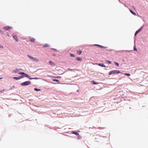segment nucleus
<instances>
[{
  "label": "nucleus",
  "mask_w": 148,
  "mask_h": 148,
  "mask_svg": "<svg viewBox=\"0 0 148 148\" xmlns=\"http://www.w3.org/2000/svg\"><path fill=\"white\" fill-rule=\"evenodd\" d=\"M137 34H136V32L135 33V36H136Z\"/></svg>",
  "instance_id": "obj_34"
},
{
  "label": "nucleus",
  "mask_w": 148,
  "mask_h": 148,
  "mask_svg": "<svg viewBox=\"0 0 148 148\" xmlns=\"http://www.w3.org/2000/svg\"><path fill=\"white\" fill-rule=\"evenodd\" d=\"M3 48V47L1 45H0V48Z\"/></svg>",
  "instance_id": "obj_27"
},
{
  "label": "nucleus",
  "mask_w": 148,
  "mask_h": 148,
  "mask_svg": "<svg viewBox=\"0 0 148 148\" xmlns=\"http://www.w3.org/2000/svg\"><path fill=\"white\" fill-rule=\"evenodd\" d=\"M18 74H21L22 75H24L25 73H24V72H19Z\"/></svg>",
  "instance_id": "obj_17"
},
{
  "label": "nucleus",
  "mask_w": 148,
  "mask_h": 148,
  "mask_svg": "<svg viewBox=\"0 0 148 148\" xmlns=\"http://www.w3.org/2000/svg\"><path fill=\"white\" fill-rule=\"evenodd\" d=\"M8 36H9V35H8Z\"/></svg>",
  "instance_id": "obj_36"
},
{
  "label": "nucleus",
  "mask_w": 148,
  "mask_h": 148,
  "mask_svg": "<svg viewBox=\"0 0 148 148\" xmlns=\"http://www.w3.org/2000/svg\"><path fill=\"white\" fill-rule=\"evenodd\" d=\"M11 28V27H9L8 26H6V27H3V29L8 30L10 29Z\"/></svg>",
  "instance_id": "obj_5"
},
{
  "label": "nucleus",
  "mask_w": 148,
  "mask_h": 148,
  "mask_svg": "<svg viewBox=\"0 0 148 148\" xmlns=\"http://www.w3.org/2000/svg\"><path fill=\"white\" fill-rule=\"evenodd\" d=\"M70 56L71 57H75V56L73 54H72V53L71 54Z\"/></svg>",
  "instance_id": "obj_23"
},
{
  "label": "nucleus",
  "mask_w": 148,
  "mask_h": 148,
  "mask_svg": "<svg viewBox=\"0 0 148 148\" xmlns=\"http://www.w3.org/2000/svg\"><path fill=\"white\" fill-rule=\"evenodd\" d=\"M142 28L140 29H139L136 32V34H137L138 32H139L142 29Z\"/></svg>",
  "instance_id": "obj_13"
},
{
  "label": "nucleus",
  "mask_w": 148,
  "mask_h": 148,
  "mask_svg": "<svg viewBox=\"0 0 148 148\" xmlns=\"http://www.w3.org/2000/svg\"><path fill=\"white\" fill-rule=\"evenodd\" d=\"M56 77V78H61V77L60 76H58V77Z\"/></svg>",
  "instance_id": "obj_33"
},
{
  "label": "nucleus",
  "mask_w": 148,
  "mask_h": 148,
  "mask_svg": "<svg viewBox=\"0 0 148 148\" xmlns=\"http://www.w3.org/2000/svg\"><path fill=\"white\" fill-rule=\"evenodd\" d=\"M76 60L81 61L82 60V59L81 58L79 57H77L76 58Z\"/></svg>",
  "instance_id": "obj_10"
},
{
  "label": "nucleus",
  "mask_w": 148,
  "mask_h": 148,
  "mask_svg": "<svg viewBox=\"0 0 148 148\" xmlns=\"http://www.w3.org/2000/svg\"><path fill=\"white\" fill-rule=\"evenodd\" d=\"M8 36H9V35H8Z\"/></svg>",
  "instance_id": "obj_37"
},
{
  "label": "nucleus",
  "mask_w": 148,
  "mask_h": 148,
  "mask_svg": "<svg viewBox=\"0 0 148 148\" xmlns=\"http://www.w3.org/2000/svg\"><path fill=\"white\" fill-rule=\"evenodd\" d=\"M82 53V51L81 50H79L77 52V53L78 54H80Z\"/></svg>",
  "instance_id": "obj_18"
},
{
  "label": "nucleus",
  "mask_w": 148,
  "mask_h": 148,
  "mask_svg": "<svg viewBox=\"0 0 148 148\" xmlns=\"http://www.w3.org/2000/svg\"><path fill=\"white\" fill-rule=\"evenodd\" d=\"M49 46V45L48 44H45L44 45V47H47Z\"/></svg>",
  "instance_id": "obj_16"
},
{
  "label": "nucleus",
  "mask_w": 148,
  "mask_h": 148,
  "mask_svg": "<svg viewBox=\"0 0 148 148\" xmlns=\"http://www.w3.org/2000/svg\"><path fill=\"white\" fill-rule=\"evenodd\" d=\"M69 69V70H70V71H73V70H73V69Z\"/></svg>",
  "instance_id": "obj_31"
},
{
  "label": "nucleus",
  "mask_w": 148,
  "mask_h": 148,
  "mask_svg": "<svg viewBox=\"0 0 148 148\" xmlns=\"http://www.w3.org/2000/svg\"><path fill=\"white\" fill-rule=\"evenodd\" d=\"M98 46H99V47L101 48H105V47L104 46H101L100 45H98Z\"/></svg>",
  "instance_id": "obj_25"
},
{
  "label": "nucleus",
  "mask_w": 148,
  "mask_h": 148,
  "mask_svg": "<svg viewBox=\"0 0 148 148\" xmlns=\"http://www.w3.org/2000/svg\"><path fill=\"white\" fill-rule=\"evenodd\" d=\"M24 75H25V77L28 78L29 79H32V78H30V76L28 75L27 74L25 73Z\"/></svg>",
  "instance_id": "obj_6"
},
{
  "label": "nucleus",
  "mask_w": 148,
  "mask_h": 148,
  "mask_svg": "<svg viewBox=\"0 0 148 148\" xmlns=\"http://www.w3.org/2000/svg\"><path fill=\"white\" fill-rule=\"evenodd\" d=\"M5 90V89H3L2 90L0 91V93H3Z\"/></svg>",
  "instance_id": "obj_22"
},
{
  "label": "nucleus",
  "mask_w": 148,
  "mask_h": 148,
  "mask_svg": "<svg viewBox=\"0 0 148 148\" xmlns=\"http://www.w3.org/2000/svg\"><path fill=\"white\" fill-rule=\"evenodd\" d=\"M34 90L36 91H40L41 90L40 89H37V88H34Z\"/></svg>",
  "instance_id": "obj_21"
},
{
  "label": "nucleus",
  "mask_w": 148,
  "mask_h": 148,
  "mask_svg": "<svg viewBox=\"0 0 148 148\" xmlns=\"http://www.w3.org/2000/svg\"><path fill=\"white\" fill-rule=\"evenodd\" d=\"M106 62L109 64H110L111 63V62L110 61L107 60Z\"/></svg>",
  "instance_id": "obj_26"
},
{
  "label": "nucleus",
  "mask_w": 148,
  "mask_h": 148,
  "mask_svg": "<svg viewBox=\"0 0 148 148\" xmlns=\"http://www.w3.org/2000/svg\"><path fill=\"white\" fill-rule=\"evenodd\" d=\"M134 50L135 51H137V49L135 47H134Z\"/></svg>",
  "instance_id": "obj_29"
},
{
  "label": "nucleus",
  "mask_w": 148,
  "mask_h": 148,
  "mask_svg": "<svg viewBox=\"0 0 148 148\" xmlns=\"http://www.w3.org/2000/svg\"><path fill=\"white\" fill-rule=\"evenodd\" d=\"M13 78L16 80H18L20 79L19 77H14Z\"/></svg>",
  "instance_id": "obj_15"
},
{
  "label": "nucleus",
  "mask_w": 148,
  "mask_h": 148,
  "mask_svg": "<svg viewBox=\"0 0 148 148\" xmlns=\"http://www.w3.org/2000/svg\"><path fill=\"white\" fill-rule=\"evenodd\" d=\"M93 84H97V83H96L94 82V81H93Z\"/></svg>",
  "instance_id": "obj_30"
},
{
  "label": "nucleus",
  "mask_w": 148,
  "mask_h": 148,
  "mask_svg": "<svg viewBox=\"0 0 148 148\" xmlns=\"http://www.w3.org/2000/svg\"><path fill=\"white\" fill-rule=\"evenodd\" d=\"M2 78H0V79H1Z\"/></svg>",
  "instance_id": "obj_38"
},
{
  "label": "nucleus",
  "mask_w": 148,
  "mask_h": 148,
  "mask_svg": "<svg viewBox=\"0 0 148 148\" xmlns=\"http://www.w3.org/2000/svg\"><path fill=\"white\" fill-rule=\"evenodd\" d=\"M130 12L133 14L134 15H136V13L133 12V11L131 10H130Z\"/></svg>",
  "instance_id": "obj_14"
},
{
  "label": "nucleus",
  "mask_w": 148,
  "mask_h": 148,
  "mask_svg": "<svg viewBox=\"0 0 148 148\" xmlns=\"http://www.w3.org/2000/svg\"><path fill=\"white\" fill-rule=\"evenodd\" d=\"M123 74L127 76H130V74H129V73H123Z\"/></svg>",
  "instance_id": "obj_20"
},
{
  "label": "nucleus",
  "mask_w": 148,
  "mask_h": 148,
  "mask_svg": "<svg viewBox=\"0 0 148 148\" xmlns=\"http://www.w3.org/2000/svg\"><path fill=\"white\" fill-rule=\"evenodd\" d=\"M72 133L77 135H79V133L75 131H72Z\"/></svg>",
  "instance_id": "obj_11"
},
{
  "label": "nucleus",
  "mask_w": 148,
  "mask_h": 148,
  "mask_svg": "<svg viewBox=\"0 0 148 148\" xmlns=\"http://www.w3.org/2000/svg\"><path fill=\"white\" fill-rule=\"evenodd\" d=\"M13 38L16 40V42H18V41L17 37V36L15 35H13Z\"/></svg>",
  "instance_id": "obj_4"
},
{
  "label": "nucleus",
  "mask_w": 148,
  "mask_h": 148,
  "mask_svg": "<svg viewBox=\"0 0 148 148\" xmlns=\"http://www.w3.org/2000/svg\"><path fill=\"white\" fill-rule=\"evenodd\" d=\"M32 78V79H37V78H36V77L34 78Z\"/></svg>",
  "instance_id": "obj_32"
},
{
  "label": "nucleus",
  "mask_w": 148,
  "mask_h": 148,
  "mask_svg": "<svg viewBox=\"0 0 148 148\" xmlns=\"http://www.w3.org/2000/svg\"><path fill=\"white\" fill-rule=\"evenodd\" d=\"M28 56L33 61H36V62H38L39 61V60L38 59H37L33 57L32 56H31L29 55H28Z\"/></svg>",
  "instance_id": "obj_3"
},
{
  "label": "nucleus",
  "mask_w": 148,
  "mask_h": 148,
  "mask_svg": "<svg viewBox=\"0 0 148 148\" xmlns=\"http://www.w3.org/2000/svg\"><path fill=\"white\" fill-rule=\"evenodd\" d=\"M53 80L54 81H56L58 82H59V81L58 80L56 79H53Z\"/></svg>",
  "instance_id": "obj_24"
},
{
  "label": "nucleus",
  "mask_w": 148,
  "mask_h": 148,
  "mask_svg": "<svg viewBox=\"0 0 148 148\" xmlns=\"http://www.w3.org/2000/svg\"><path fill=\"white\" fill-rule=\"evenodd\" d=\"M114 64L116 65V66H119V64L118 63L116 62H114Z\"/></svg>",
  "instance_id": "obj_19"
},
{
  "label": "nucleus",
  "mask_w": 148,
  "mask_h": 148,
  "mask_svg": "<svg viewBox=\"0 0 148 148\" xmlns=\"http://www.w3.org/2000/svg\"><path fill=\"white\" fill-rule=\"evenodd\" d=\"M98 64L99 66H101V67H105L106 66L105 65H104L102 63H99V64Z\"/></svg>",
  "instance_id": "obj_8"
},
{
  "label": "nucleus",
  "mask_w": 148,
  "mask_h": 148,
  "mask_svg": "<svg viewBox=\"0 0 148 148\" xmlns=\"http://www.w3.org/2000/svg\"><path fill=\"white\" fill-rule=\"evenodd\" d=\"M31 83V82L30 81H27L22 83L21 85L23 86H26L30 84Z\"/></svg>",
  "instance_id": "obj_2"
},
{
  "label": "nucleus",
  "mask_w": 148,
  "mask_h": 148,
  "mask_svg": "<svg viewBox=\"0 0 148 148\" xmlns=\"http://www.w3.org/2000/svg\"><path fill=\"white\" fill-rule=\"evenodd\" d=\"M49 63L51 65L53 66H54L55 65V63L51 61H49Z\"/></svg>",
  "instance_id": "obj_7"
},
{
  "label": "nucleus",
  "mask_w": 148,
  "mask_h": 148,
  "mask_svg": "<svg viewBox=\"0 0 148 148\" xmlns=\"http://www.w3.org/2000/svg\"><path fill=\"white\" fill-rule=\"evenodd\" d=\"M35 40V39L34 38H31L30 39V41L32 42H34Z\"/></svg>",
  "instance_id": "obj_12"
},
{
  "label": "nucleus",
  "mask_w": 148,
  "mask_h": 148,
  "mask_svg": "<svg viewBox=\"0 0 148 148\" xmlns=\"http://www.w3.org/2000/svg\"><path fill=\"white\" fill-rule=\"evenodd\" d=\"M98 45H96V46H98Z\"/></svg>",
  "instance_id": "obj_35"
},
{
  "label": "nucleus",
  "mask_w": 148,
  "mask_h": 148,
  "mask_svg": "<svg viewBox=\"0 0 148 148\" xmlns=\"http://www.w3.org/2000/svg\"><path fill=\"white\" fill-rule=\"evenodd\" d=\"M120 71L119 70H113L110 71L109 73V75H110L112 74H118L119 73H120Z\"/></svg>",
  "instance_id": "obj_1"
},
{
  "label": "nucleus",
  "mask_w": 148,
  "mask_h": 148,
  "mask_svg": "<svg viewBox=\"0 0 148 148\" xmlns=\"http://www.w3.org/2000/svg\"><path fill=\"white\" fill-rule=\"evenodd\" d=\"M23 77H24L23 76H21V77H19L20 79H21V78H23Z\"/></svg>",
  "instance_id": "obj_28"
},
{
  "label": "nucleus",
  "mask_w": 148,
  "mask_h": 148,
  "mask_svg": "<svg viewBox=\"0 0 148 148\" xmlns=\"http://www.w3.org/2000/svg\"><path fill=\"white\" fill-rule=\"evenodd\" d=\"M19 69H16V70H14L13 71V73H17L19 71Z\"/></svg>",
  "instance_id": "obj_9"
}]
</instances>
